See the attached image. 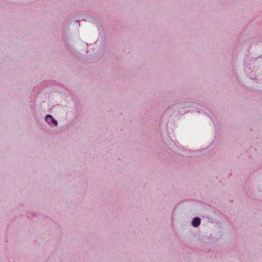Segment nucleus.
<instances>
[{"mask_svg":"<svg viewBox=\"0 0 262 262\" xmlns=\"http://www.w3.org/2000/svg\"><path fill=\"white\" fill-rule=\"evenodd\" d=\"M46 121L49 124H53L54 126L57 125V122L55 120L52 116L48 115L46 117Z\"/></svg>","mask_w":262,"mask_h":262,"instance_id":"f257e3e1","label":"nucleus"},{"mask_svg":"<svg viewBox=\"0 0 262 262\" xmlns=\"http://www.w3.org/2000/svg\"><path fill=\"white\" fill-rule=\"evenodd\" d=\"M200 219L199 217H196L193 220L192 222V225L194 227H197L200 225Z\"/></svg>","mask_w":262,"mask_h":262,"instance_id":"f03ea898","label":"nucleus"}]
</instances>
